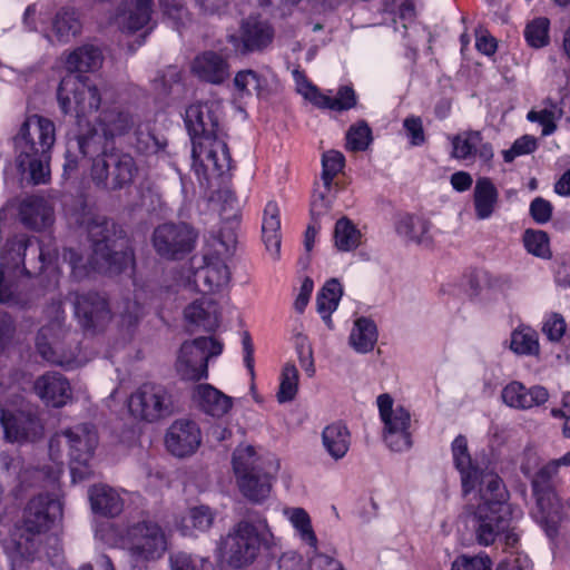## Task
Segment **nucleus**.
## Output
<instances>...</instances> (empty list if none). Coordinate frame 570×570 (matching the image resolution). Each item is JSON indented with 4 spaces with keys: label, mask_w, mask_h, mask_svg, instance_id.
<instances>
[{
    "label": "nucleus",
    "mask_w": 570,
    "mask_h": 570,
    "mask_svg": "<svg viewBox=\"0 0 570 570\" xmlns=\"http://www.w3.org/2000/svg\"><path fill=\"white\" fill-rule=\"evenodd\" d=\"M293 78L297 92L317 108L330 109L333 111H344L356 106V94L350 86L340 87L336 96L331 97L321 92L316 86L308 81L302 71L294 70Z\"/></svg>",
    "instance_id": "nucleus-18"
},
{
    "label": "nucleus",
    "mask_w": 570,
    "mask_h": 570,
    "mask_svg": "<svg viewBox=\"0 0 570 570\" xmlns=\"http://www.w3.org/2000/svg\"><path fill=\"white\" fill-rule=\"evenodd\" d=\"M138 167L131 155L111 150L104 151L94 159L91 179L105 190H119L134 183Z\"/></svg>",
    "instance_id": "nucleus-12"
},
{
    "label": "nucleus",
    "mask_w": 570,
    "mask_h": 570,
    "mask_svg": "<svg viewBox=\"0 0 570 570\" xmlns=\"http://www.w3.org/2000/svg\"><path fill=\"white\" fill-rule=\"evenodd\" d=\"M530 214L538 224H544L551 218L552 205L548 200L537 197L530 204Z\"/></svg>",
    "instance_id": "nucleus-62"
},
{
    "label": "nucleus",
    "mask_w": 570,
    "mask_h": 570,
    "mask_svg": "<svg viewBox=\"0 0 570 570\" xmlns=\"http://www.w3.org/2000/svg\"><path fill=\"white\" fill-rule=\"evenodd\" d=\"M266 86V79L252 69L240 70L234 77V87L239 98L250 97L253 95L259 97Z\"/></svg>",
    "instance_id": "nucleus-42"
},
{
    "label": "nucleus",
    "mask_w": 570,
    "mask_h": 570,
    "mask_svg": "<svg viewBox=\"0 0 570 570\" xmlns=\"http://www.w3.org/2000/svg\"><path fill=\"white\" fill-rule=\"evenodd\" d=\"M57 97L62 111L75 114L80 121L99 109L101 87L87 76L67 75L60 81Z\"/></svg>",
    "instance_id": "nucleus-10"
},
{
    "label": "nucleus",
    "mask_w": 570,
    "mask_h": 570,
    "mask_svg": "<svg viewBox=\"0 0 570 570\" xmlns=\"http://www.w3.org/2000/svg\"><path fill=\"white\" fill-rule=\"evenodd\" d=\"M77 223L88 233L92 242V254L85 259L73 249H65L63 261L68 262L76 278L81 279L91 271L117 274L130 263L131 257L128 253L111 249L108 239L109 223L106 217L88 210L77 218Z\"/></svg>",
    "instance_id": "nucleus-3"
},
{
    "label": "nucleus",
    "mask_w": 570,
    "mask_h": 570,
    "mask_svg": "<svg viewBox=\"0 0 570 570\" xmlns=\"http://www.w3.org/2000/svg\"><path fill=\"white\" fill-rule=\"evenodd\" d=\"M118 313L121 317L122 324L131 326L136 324L144 315V306L137 301V298H125L119 307Z\"/></svg>",
    "instance_id": "nucleus-57"
},
{
    "label": "nucleus",
    "mask_w": 570,
    "mask_h": 570,
    "mask_svg": "<svg viewBox=\"0 0 570 570\" xmlns=\"http://www.w3.org/2000/svg\"><path fill=\"white\" fill-rule=\"evenodd\" d=\"M65 443L70 458V473L73 482L82 481L91 474L89 462L98 445V433L94 425L82 423L57 433L50 441V453Z\"/></svg>",
    "instance_id": "nucleus-8"
},
{
    "label": "nucleus",
    "mask_w": 570,
    "mask_h": 570,
    "mask_svg": "<svg viewBox=\"0 0 570 570\" xmlns=\"http://www.w3.org/2000/svg\"><path fill=\"white\" fill-rule=\"evenodd\" d=\"M452 454L455 468L461 474L462 489L465 497L470 495L476 488L485 487L482 478L490 472L481 471L472 465L468 441L463 435L456 436L452 442Z\"/></svg>",
    "instance_id": "nucleus-24"
},
{
    "label": "nucleus",
    "mask_w": 570,
    "mask_h": 570,
    "mask_svg": "<svg viewBox=\"0 0 570 570\" xmlns=\"http://www.w3.org/2000/svg\"><path fill=\"white\" fill-rule=\"evenodd\" d=\"M202 442L200 430L193 421L177 420L168 429L165 443L170 453L183 458L193 454Z\"/></svg>",
    "instance_id": "nucleus-21"
},
{
    "label": "nucleus",
    "mask_w": 570,
    "mask_h": 570,
    "mask_svg": "<svg viewBox=\"0 0 570 570\" xmlns=\"http://www.w3.org/2000/svg\"><path fill=\"white\" fill-rule=\"evenodd\" d=\"M220 106L217 102L190 105L185 124L191 137V168L199 185L210 187L232 168L226 141L219 135Z\"/></svg>",
    "instance_id": "nucleus-1"
},
{
    "label": "nucleus",
    "mask_w": 570,
    "mask_h": 570,
    "mask_svg": "<svg viewBox=\"0 0 570 570\" xmlns=\"http://www.w3.org/2000/svg\"><path fill=\"white\" fill-rule=\"evenodd\" d=\"M345 165L344 155L337 150H328L322 157V180L324 188L330 190L333 179L342 171Z\"/></svg>",
    "instance_id": "nucleus-52"
},
{
    "label": "nucleus",
    "mask_w": 570,
    "mask_h": 570,
    "mask_svg": "<svg viewBox=\"0 0 570 570\" xmlns=\"http://www.w3.org/2000/svg\"><path fill=\"white\" fill-rule=\"evenodd\" d=\"M285 514L288 517L301 541L307 544L313 551H316L318 540L313 530L308 513L302 508H292L286 510Z\"/></svg>",
    "instance_id": "nucleus-43"
},
{
    "label": "nucleus",
    "mask_w": 570,
    "mask_h": 570,
    "mask_svg": "<svg viewBox=\"0 0 570 570\" xmlns=\"http://www.w3.org/2000/svg\"><path fill=\"white\" fill-rule=\"evenodd\" d=\"M91 509L106 517L118 515L124 508V500L119 493L109 485L98 484L89 490Z\"/></svg>",
    "instance_id": "nucleus-35"
},
{
    "label": "nucleus",
    "mask_w": 570,
    "mask_h": 570,
    "mask_svg": "<svg viewBox=\"0 0 570 570\" xmlns=\"http://www.w3.org/2000/svg\"><path fill=\"white\" fill-rule=\"evenodd\" d=\"M296 351L302 368L308 377H313L315 374L313 351L305 336L301 335L297 337Z\"/></svg>",
    "instance_id": "nucleus-59"
},
{
    "label": "nucleus",
    "mask_w": 570,
    "mask_h": 570,
    "mask_svg": "<svg viewBox=\"0 0 570 570\" xmlns=\"http://www.w3.org/2000/svg\"><path fill=\"white\" fill-rule=\"evenodd\" d=\"M361 232L347 218L338 219L334 228V242L338 250L350 252L361 244Z\"/></svg>",
    "instance_id": "nucleus-45"
},
{
    "label": "nucleus",
    "mask_w": 570,
    "mask_h": 570,
    "mask_svg": "<svg viewBox=\"0 0 570 570\" xmlns=\"http://www.w3.org/2000/svg\"><path fill=\"white\" fill-rule=\"evenodd\" d=\"M197 234L187 224H164L153 235L156 252L165 258H178L193 250Z\"/></svg>",
    "instance_id": "nucleus-17"
},
{
    "label": "nucleus",
    "mask_w": 570,
    "mask_h": 570,
    "mask_svg": "<svg viewBox=\"0 0 570 570\" xmlns=\"http://www.w3.org/2000/svg\"><path fill=\"white\" fill-rule=\"evenodd\" d=\"M33 390L46 405L52 407L65 406L72 397L69 381L59 372H47L39 376Z\"/></svg>",
    "instance_id": "nucleus-22"
},
{
    "label": "nucleus",
    "mask_w": 570,
    "mask_h": 570,
    "mask_svg": "<svg viewBox=\"0 0 570 570\" xmlns=\"http://www.w3.org/2000/svg\"><path fill=\"white\" fill-rule=\"evenodd\" d=\"M380 416L384 423L383 438L386 445L394 452H404L412 446L411 414L401 405L393 406L389 394L377 397Z\"/></svg>",
    "instance_id": "nucleus-16"
},
{
    "label": "nucleus",
    "mask_w": 570,
    "mask_h": 570,
    "mask_svg": "<svg viewBox=\"0 0 570 570\" xmlns=\"http://www.w3.org/2000/svg\"><path fill=\"white\" fill-rule=\"evenodd\" d=\"M511 350L517 354L531 355L539 351L537 332L530 327L515 330L511 335Z\"/></svg>",
    "instance_id": "nucleus-48"
},
{
    "label": "nucleus",
    "mask_w": 570,
    "mask_h": 570,
    "mask_svg": "<svg viewBox=\"0 0 570 570\" xmlns=\"http://www.w3.org/2000/svg\"><path fill=\"white\" fill-rule=\"evenodd\" d=\"M452 157L465 160L476 155V148L482 141L480 131L469 130L452 138Z\"/></svg>",
    "instance_id": "nucleus-46"
},
{
    "label": "nucleus",
    "mask_w": 570,
    "mask_h": 570,
    "mask_svg": "<svg viewBox=\"0 0 570 570\" xmlns=\"http://www.w3.org/2000/svg\"><path fill=\"white\" fill-rule=\"evenodd\" d=\"M128 410L134 419L155 423L174 413V396L161 384L144 383L129 396Z\"/></svg>",
    "instance_id": "nucleus-13"
},
{
    "label": "nucleus",
    "mask_w": 570,
    "mask_h": 570,
    "mask_svg": "<svg viewBox=\"0 0 570 570\" xmlns=\"http://www.w3.org/2000/svg\"><path fill=\"white\" fill-rule=\"evenodd\" d=\"M550 21L546 17H538L530 21L524 30L527 42L533 48H542L549 43Z\"/></svg>",
    "instance_id": "nucleus-49"
},
{
    "label": "nucleus",
    "mask_w": 570,
    "mask_h": 570,
    "mask_svg": "<svg viewBox=\"0 0 570 570\" xmlns=\"http://www.w3.org/2000/svg\"><path fill=\"white\" fill-rule=\"evenodd\" d=\"M82 22L79 13L70 7H62L55 13L51 20L50 33L47 35L49 41L56 39L61 45L69 43L80 35Z\"/></svg>",
    "instance_id": "nucleus-27"
},
{
    "label": "nucleus",
    "mask_w": 570,
    "mask_h": 570,
    "mask_svg": "<svg viewBox=\"0 0 570 570\" xmlns=\"http://www.w3.org/2000/svg\"><path fill=\"white\" fill-rule=\"evenodd\" d=\"M372 140V131L365 121H358L346 132V148L351 151L365 150Z\"/></svg>",
    "instance_id": "nucleus-53"
},
{
    "label": "nucleus",
    "mask_w": 570,
    "mask_h": 570,
    "mask_svg": "<svg viewBox=\"0 0 570 570\" xmlns=\"http://www.w3.org/2000/svg\"><path fill=\"white\" fill-rule=\"evenodd\" d=\"M262 239L274 261L281 256V212L275 202H268L263 212Z\"/></svg>",
    "instance_id": "nucleus-30"
},
{
    "label": "nucleus",
    "mask_w": 570,
    "mask_h": 570,
    "mask_svg": "<svg viewBox=\"0 0 570 570\" xmlns=\"http://www.w3.org/2000/svg\"><path fill=\"white\" fill-rule=\"evenodd\" d=\"M102 60V52L98 47L83 45L67 55L66 68L68 75L94 72L101 67Z\"/></svg>",
    "instance_id": "nucleus-32"
},
{
    "label": "nucleus",
    "mask_w": 570,
    "mask_h": 570,
    "mask_svg": "<svg viewBox=\"0 0 570 570\" xmlns=\"http://www.w3.org/2000/svg\"><path fill=\"white\" fill-rule=\"evenodd\" d=\"M62 515L60 502L50 495H39L28 503L22 521L17 551L22 558H31L36 552L31 537L47 531Z\"/></svg>",
    "instance_id": "nucleus-9"
},
{
    "label": "nucleus",
    "mask_w": 570,
    "mask_h": 570,
    "mask_svg": "<svg viewBox=\"0 0 570 570\" xmlns=\"http://www.w3.org/2000/svg\"><path fill=\"white\" fill-rule=\"evenodd\" d=\"M223 345L213 337H198L181 344L177 360V374L186 381H199L208 375L207 362L222 353Z\"/></svg>",
    "instance_id": "nucleus-14"
},
{
    "label": "nucleus",
    "mask_w": 570,
    "mask_h": 570,
    "mask_svg": "<svg viewBox=\"0 0 570 570\" xmlns=\"http://www.w3.org/2000/svg\"><path fill=\"white\" fill-rule=\"evenodd\" d=\"M537 149V139L532 136L524 135L518 138L511 148L503 150L504 161L511 163L514 158L533 153Z\"/></svg>",
    "instance_id": "nucleus-56"
},
{
    "label": "nucleus",
    "mask_w": 570,
    "mask_h": 570,
    "mask_svg": "<svg viewBox=\"0 0 570 570\" xmlns=\"http://www.w3.org/2000/svg\"><path fill=\"white\" fill-rule=\"evenodd\" d=\"M16 161L20 170L29 171L33 184H45L50 177V150L56 141L55 124L32 115L21 125L13 139Z\"/></svg>",
    "instance_id": "nucleus-4"
},
{
    "label": "nucleus",
    "mask_w": 570,
    "mask_h": 570,
    "mask_svg": "<svg viewBox=\"0 0 570 570\" xmlns=\"http://www.w3.org/2000/svg\"><path fill=\"white\" fill-rule=\"evenodd\" d=\"M184 521L186 528L191 527L199 531H206L213 524L214 514L208 507H195L189 510Z\"/></svg>",
    "instance_id": "nucleus-55"
},
{
    "label": "nucleus",
    "mask_w": 570,
    "mask_h": 570,
    "mask_svg": "<svg viewBox=\"0 0 570 570\" xmlns=\"http://www.w3.org/2000/svg\"><path fill=\"white\" fill-rule=\"evenodd\" d=\"M235 238L232 234L210 235L203 249V264L194 273V285L198 292L213 293L224 288L230 272L226 261L233 255Z\"/></svg>",
    "instance_id": "nucleus-7"
},
{
    "label": "nucleus",
    "mask_w": 570,
    "mask_h": 570,
    "mask_svg": "<svg viewBox=\"0 0 570 570\" xmlns=\"http://www.w3.org/2000/svg\"><path fill=\"white\" fill-rule=\"evenodd\" d=\"M309 570H344L341 562L334 558L314 551L309 557Z\"/></svg>",
    "instance_id": "nucleus-63"
},
{
    "label": "nucleus",
    "mask_w": 570,
    "mask_h": 570,
    "mask_svg": "<svg viewBox=\"0 0 570 570\" xmlns=\"http://www.w3.org/2000/svg\"><path fill=\"white\" fill-rule=\"evenodd\" d=\"M194 400L207 414L222 417L232 409L233 402L229 396L210 384H199L194 389Z\"/></svg>",
    "instance_id": "nucleus-31"
},
{
    "label": "nucleus",
    "mask_w": 570,
    "mask_h": 570,
    "mask_svg": "<svg viewBox=\"0 0 570 570\" xmlns=\"http://www.w3.org/2000/svg\"><path fill=\"white\" fill-rule=\"evenodd\" d=\"M342 295L343 288L336 278L325 283L316 299L317 312L324 320H330L331 314L337 308Z\"/></svg>",
    "instance_id": "nucleus-44"
},
{
    "label": "nucleus",
    "mask_w": 570,
    "mask_h": 570,
    "mask_svg": "<svg viewBox=\"0 0 570 570\" xmlns=\"http://www.w3.org/2000/svg\"><path fill=\"white\" fill-rule=\"evenodd\" d=\"M153 0H121L115 13V24L124 33L148 29L153 16Z\"/></svg>",
    "instance_id": "nucleus-19"
},
{
    "label": "nucleus",
    "mask_w": 570,
    "mask_h": 570,
    "mask_svg": "<svg viewBox=\"0 0 570 570\" xmlns=\"http://www.w3.org/2000/svg\"><path fill=\"white\" fill-rule=\"evenodd\" d=\"M505 405L517 410H528L546 403L549 399L548 391L540 385L527 387L518 381L505 385L501 392Z\"/></svg>",
    "instance_id": "nucleus-26"
},
{
    "label": "nucleus",
    "mask_w": 570,
    "mask_h": 570,
    "mask_svg": "<svg viewBox=\"0 0 570 570\" xmlns=\"http://www.w3.org/2000/svg\"><path fill=\"white\" fill-rule=\"evenodd\" d=\"M473 203L478 219H488L493 215L499 203V191L490 178L481 177L476 180Z\"/></svg>",
    "instance_id": "nucleus-36"
},
{
    "label": "nucleus",
    "mask_w": 570,
    "mask_h": 570,
    "mask_svg": "<svg viewBox=\"0 0 570 570\" xmlns=\"http://www.w3.org/2000/svg\"><path fill=\"white\" fill-rule=\"evenodd\" d=\"M273 30L271 26L255 18H248L242 26L240 38L230 36L229 41L234 43L237 51L247 53L262 50L272 42Z\"/></svg>",
    "instance_id": "nucleus-25"
},
{
    "label": "nucleus",
    "mask_w": 570,
    "mask_h": 570,
    "mask_svg": "<svg viewBox=\"0 0 570 570\" xmlns=\"http://www.w3.org/2000/svg\"><path fill=\"white\" fill-rule=\"evenodd\" d=\"M491 566L488 556H461L453 561L451 570H491Z\"/></svg>",
    "instance_id": "nucleus-58"
},
{
    "label": "nucleus",
    "mask_w": 570,
    "mask_h": 570,
    "mask_svg": "<svg viewBox=\"0 0 570 570\" xmlns=\"http://www.w3.org/2000/svg\"><path fill=\"white\" fill-rule=\"evenodd\" d=\"M136 126V118L120 108L106 109L94 127L78 139V147L83 155L96 153L108 139L128 134Z\"/></svg>",
    "instance_id": "nucleus-15"
},
{
    "label": "nucleus",
    "mask_w": 570,
    "mask_h": 570,
    "mask_svg": "<svg viewBox=\"0 0 570 570\" xmlns=\"http://www.w3.org/2000/svg\"><path fill=\"white\" fill-rule=\"evenodd\" d=\"M528 120L530 121H537L542 126V135L549 136L551 135L556 129V122H554V115L552 111L548 109H543L540 111L531 110L528 116Z\"/></svg>",
    "instance_id": "nucleus-61"
},
{
    "label": "nucleus",
    "mask_w": 570,
    "mask_h": 570,
    "mask_svg": "<svg viewBox=\"0 0 570 570\" xmlns=\"http://www.w3.org/2000/svg\"><path fill=\"white\" fill-rule=\"evenodd\" d=\"M193 72L202 80L218 85L229 76V66L220 55L205 51L198 55L191 65Z\"/></svg>",
    "instance_id": "nucleus-28"
},
{
    "label": "nucleus",
    "mask_w": 570,
    "mask_h": 570,
    "mask_svg": "<svg viewBox=\"0 0 570 570\" xmlns=\"http://www.w3.org/2000/svg\"><path fill=\"white\" fill-rule=\"evenodd\" d=\"M396 232L409 242L422 245L432 243L431 223L419 216H402L396 223Z\"/></svg>",
    "instance_id": "nucleus-39"
},
{
    "label": "nucleus",
    "mask_w": 570,
    "mask_h": 570,
    "mask_svg": "<svg viewBox=\"0 0 570 570\" xmlns=\"http://www.w3.org/2000/svg\"><path fill=\"white\" fill-rule=\"evenodd\" d=\"M122 544L136 562H150L163 558L168 549V537L158 522L142 520L127 528Z\"/></svg>",
    "instance_id": "nucleus-11"
},
{
    "label": "nucleus",
    "mask_w": 570,
    "mask_h": 570,
    "mask_svg": "<svg viewBox=\"0 0 570 570\" xmlns=\"http://www.w3.org/2000/svg\"><path fill=\"white\" fill-rule=\"evenodd\" d=\"M298 370L294 363H286L281 373L279 389L276 394L279 403L291 402L295 399L298 391Z\"/></svg>",
    "instance_id": "nucleus-47"
},
{
    "label": "nucleus",
    "mask_w": 570,
    "mask_h": 570,
    "mask_svg": "<svg viewBox=\"0 0 570 570\" xmlns=\"http://www.w3.org/2000/svg\"><path fill=\"white\" fill-rule=\"evenodd\" d=\"M169 562L171 570H215L209 559L186 552L171 554Z\"/></svg>",
    "instance_id": "nucleus-50"
},
{
    "label": "nucleus",
    "mask_w": 570,
    "mask_h": 570,
    "mask_svg": "<svg viewBox=\"0 0 570 570\" xmlns=\"http://www.w3.org/2000/svg\"><path fill=\"white\" fill-rule=\"evenodd\" d=\"M51 239L49 236H45L42 239L35 237L28 239H19L17 245L18 249H23V261L28 256V252L36 254L38 252L39 258V272L45 271L49 266L53 265L58 259L56 247L51 246Z\"/></svg>",
    "instance_id": "nucleus-41"
},
{
    "label": "nucleus",
    "mask_w": 570,
    "mask_h": 570,
    "mask_svg": "<svg viewBox=\"0 0 570 570\" xmlns=\"http://www.w3.org/2000/svg\"><path fill=\"white\" fill-rule=\"evenodd\" d=\"M20 216L24 225L33 229L46 228L52 223V208L40 197H28L20 206Z\"/></svg>",
    "instance_id": "nucleus-37"
},
{
    "label": "nucleus",
    "mask_w": 570,
    "mask_h": 570,
    "mask_svg": "<svg viewBox=\"0 0 570 570\" xmlns=\"http://www.w3.org/2000/svg\"><path fill=\"white\" fill-rule=\"evenodd\" d=\"M475 48L479 52L485 56H492L495 53L498 45L497 40L484 29H478L475 31Z\"/></svg>",
    "instance_id": "nucleus-64"
},
{
    "label": "nucleus",
    "mask_w": 570,
    "mask_h": 570,
    "mask_svg": "<svg viewBox=\"0 0 570 570\" xmlns=\"http://www.w3.org/2000/svg\"><path fill=\"white\" fill-rule=\"evenodd\" d=\"M501 281L488 271L479 269L470 274L468 279V293L471 297H479L485 289L499 287Z\"/></svg>",
    "instance_id": "nucleus-51"
},
{
    "label": "nucleus",
    "mask_w": 570,
    "mask_h": 570,
    "mask_svg": "<svg viewBox=\"0 0 570 570\" xmlns=\"http://www.w3.org/2000/svg\"><path fill=\"white\" fill-rule=\"evenodd\" d=\"M75 313L85 328H97L111 318L108 303L98 293H86L76 296Z\"/></svg>",
    "instance_id": "nucleus-23"
},
{
    "label": "nucleus",
    "mask_w": 570,
    "mask_h": 570,
    "mask_svg": "<svg viewBox=\"0 0 570 570\" xmlns=\"http://www.w3.org/2000/svg\"><path fill=\"white\" fill-rule=\"evenodd\" d=\"M556 474L553 465L548 463L532 479V491L542 518H548L558 508V500L551 487V480Z\"/></svg>",
    "instance_id": "nucleus-29"
},
{
    "label": "nucleus",
    "mask_w": 570,
    "mask_h": 570,
    "mask_svg": "<svg viewBox=\"0 0 570 570\" xmlns=\"http://www.w3.org/2000/svg\"><path fill=\"white\" fill-rule=\"evenodd\" d=\"M185 320L193 325L214 331L219 323L217 304L208 297H202L189 304L184 311Z\"/></svg>",
    "instance_id": "nucleus-33"
},
{
    "label": "nucleus",
    "mask_w": 570,
    "mask_h": 570,
    "mask_svg": "<svg viewBox=\"0 0 570 570\" xmlns=\"http://www.w3.org/2000/svg\"><path fill=\"white\" fill-rule=\"evenodd\" d=\"M324 449L334 460H341L351 445V433L346 425L337 422L327 425L322 433Z\"/></svg>",
    "instance_id": "nucleus-38"
},
{
    "label": "nucleus",
    "mask_w": 570,
    "mask_h": 570,
    "mask_svg": "<svg viewBox=\"0 0 570 570\" xmlns=\"http://www.w3.org/2000/svg\"><path fill=\"white\" fill-rule=\"evenodd\" d=\"M0 423L9 442L35 441L42 435V425L31 413L12 414L0 409Z\"/></svg>",
    "instance_id": "nucleus-20"
},
{
    "label": "nucleus",
    "mask_w": 570,
    "mask_h": 570,
    "mask_svg": "<svg viewBox=\"0 0 570 570\" xmlns=\"http://www.w3.org/2000/svg\"><path fill=\"white\" fill-rule=\"evenodd\" d=\"M233 472L240 493L252 502L261 503L272 490L273 474L278 464L252 445H238L232 456Z\"/></svg>",
    "instance_id": "nucleus-5"
},
{
    "label": "nucleus",
    "mask_w": 570,
    "mask_h": 570,
    "mask_svg": "<svg viewBox=\"0 0 570 570\" xmlns=\"http://www.w3.org/2000/svg\"><path fill=\"white\" fill-rule=\"evenodd\" d=\"M350 344L357 353L371 352L377 341L375 323L367 317H360L354 322L350 334Z\"/></svg>",
    "instance_id": "nucleus-40"
},
{
    "label": "nucleus",
    "mask_w": 570,
    "mask_h": 570,
    "mask_svg": "<svg viewBox=\"0 0 570 570\" xmlns=\"http://www.w3.org/2000/svg\"><path fill=\"white\" fill-rule=\"evenodd\" d=\"M542 331L550 341L557 342L566 332V322L561 315L551 314L544 321Z\"/></svg>",
    "instance_id": "nucleus-60"
},
{
    "label": "nucleus",
    "mask_w": 570,
    "mask_h": 570,
    "mask_svg": "<svg viewBox=\"0 0 570 570\" xmlns=\"http://www.w3.org/2000/svg\"><path fill=\"white\" fill-rule=\"evenodd\" d=\"M61 333V324L55 322L41 327L36 338V346L40 355L46 361L58 365L69 363V360L58 353V340Z\"/></svg>",
    "instance_id": "nucleus-34"
},
{
    "label": "nucleus",
    "mask_w": 570,
    "mask_h": 570,
    "mask_svg": "<svg viewBox=\"0 0 570 570\" xmlns=\"http://www.w3.org/2000/svg\"><path fill=\"white\" fill-rule=\"evenodd\" d=\"M485 487L478 489L474 494L478 504L472 503V498L464 510L465 523L474 533L475 541L483 547H489L509 529L510 508L507 504L508 492L501 479L495 473L483 475Z\"/></svg>",
    "instance_id": "nucleus-2"
},
{
    "label": "nucleus",
    "mask_w": 570,
    "mask_h": 570,
    "mask_svg": "<svg viewBox=\"0 0 570 570\" xmlns=\"http://www.w3.org/2000/svg\"><path fill=\"white\" fill-rule=\"evenodd\" d=\"M523 240L529 253L542 258L550 256L549 238L544 232L527 230Z\"/></svg>",
    "instance_id": "nucleus-54"
},
{
    "label": "nucleus",
    "mask_w": 570,
    "mask_h": 570,
    "mask_svg": "<svg viewBox=\"0 0 570 570\" xmlns=\"http://www.w3.org/2000/svg\"><path fill=\"white\" fill-rule=\"evenodd\" d=\"M272 538L266 519H243L235 523L222 539V558L230 568L248 567L256 560L262 549L269 546Z\"/></svg>",
    "instance_id": "nucleus-6"
}]
</instances>
